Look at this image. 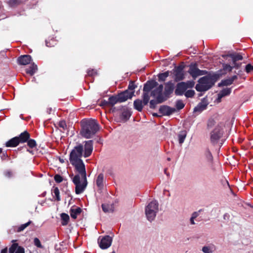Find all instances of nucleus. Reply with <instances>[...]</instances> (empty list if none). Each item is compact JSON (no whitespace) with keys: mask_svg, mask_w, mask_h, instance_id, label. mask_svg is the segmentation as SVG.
I'll use <instances>...</instances> for the list:
<instances>
[{"mask_svg":"<svg viewBox=\"0 0 253 253\" xmlns=\"http://www.w3.org/2000/svg\"><path fill=\"white\" fill-rule=\"evenodd\" d=\"M75 169L78 174L74 176L73 182L76 186V193L80 194L83 192L87 184L85 168L82 167Z\"/></svg>","mask_w":253,"mask_h":253,"instance_id":"1","label":"nucleus"},{"mask_svg":"<svg viewBox=\"0 0 253 253\" xmlns=\"http://www.w3.org/2000/svg\"><path fill=\"white\" fill-rule=\"evenodd\" d=\"M99 125L95 120H85L82 122V129L80 134L82 137L88 139L99 130Z\"/></svg>","mask_w":253,"mask_h":253,"instance_id":"2","label":"nucleus"},{"mask_svg":"<svg viewBox=\"0 0 253 253\" xmlns=\"http://www.w3.org/2000/svg\"><path fill=\"white\" fill-rule=\"evenodd\" d=\"M83 146L79 145L75 147L70 155V161L75 168L85 167L83 161L81 160L83 155Z\"/></svg>","mask_w":253,"mask_h":253,"instance_id":"3","label":"nucleus"},{"mask_svg":"<svg viewBox=\"0 0 253 253\" xmlns=\"http://www.w3.org/2000/svg\"><path fill=\"white\" fill-rule=\"evenodd\" d=\"M214 84L213 79L210 77H203L198 81V84L196 85L198 91H205L209 89Z\"/></svg>","mask_w":253,"mask_h":253,"instance_id":"4","label":"nucleus"},{"mask_svg":"<svg viewBox=\"0 0 253 253\" xmlns=\"http://www.w3.org/2000/svg\"><path fill=\"white\" fill-rule=\"evenodd\" d=\"M159 204L157 201L153 200L148 204L145 208V214L147 219L153 221L159 210Z\"/></svg>","mask_w":253,"mask_h":253,"instance_id":"5","label":"nucleus"},{"mask_svg":"<svg viewBox=\"0 0 253 253\" xmlns=\"http://www.w3.org/2000/svg\"><path fill=\"white\" fill-rule=\"evenodd\" d=\"M157 85V83L153 81H148L145 84L143 94V103L145 105H147L149 101V92Z\"/></svg>","mask_w":253,"mask_h":253,"instance_id":"6","label":"nucleus"},{"mask_svg":"<svg viewBox=\"0 0 253 253\" xmlns=\"http://www.w3.org/2000/svg\"><path fill=\"white\" fill-rule=\"evenodd\" d=\"M163 88V85L161 84L156 88L153 89L151 92V95L153 97L158 99V102H163L167 100V97H165L164 94L162 93Z\"/></svg>","mask_w":253,"mask_h":253,"instance_id":"7","label":"nucleus"},{"mask_svg":"<svg viewBox=\"0 0 253 253\" xmlns=\"http://www.w3.org/2000/svg\"><path fill=\"white\" fill-rule=\"evenodd\" d=\"M223 134L222 128L221 126H217L211 133V141L214 144L218 142V140Z\"/></svg>","mask_w":253,"mask_h":253,"instance_id":"8","label":"nucleus"},{"mask_svg":"<svg viewBox=\"0 0 253 253\" xmlns=\"http://www.w3.org/2000/svg\"><path fill=\"white\" fill-rule=\"evenodd\" d=\"M188 72L194 79H195L198 76L204 75L207 73L205 70L199 69L195 65H191Z\"/></svg>","mask_w":253,"mask_h":253,"instance_id":"9","label":"nucleus"},{"mask_svg":"<svg viewBox=\"0 0 253 253\" xmlns=\"http://www.w3.org/2000/svg\"><path fill=\"white\" fill-rule=\"evenodd\" d=\"M112 242V239L109 236H105L98 241L99 247L102 249H106L110 247Z\"/></svg>","mask_w":253,"mask_h":253,"instance_id":"10","label":"nucleus"},{"mask_svg":"<svg viewBox=\"0 0 253 253\" xmlns=\"http://www.w3.org/2000/svg\"><path fill=\"white\" fill-rule=\"evenodd\" d=\"M222 56L226 60H232V62L233 63L234 66H237V64L236 63L237 61L241 60L243 59L242 55L236 53L227 54L223 55Z\"/></svg>","mask_w":253,"mask_h":253,"instance_id":"11","label":"nucleus"},{"mask_svg":"<svg viewBox=\"0 0 253 253\" xmlns=\"http://www.w3.org/2000/svg\"><path fill=\"white\" fill-rule=\"evenodd\" d=\"M134 95L133 91H129L128 90L119 94L117 95L119 102H123L128 99L131 98Z\"/></svg>","mask_w":253,"mask_h":253,"instance_id":"12","label":"nucleus"},{"mask_svg":"<svg viewBox=\"0 0 253 253\" xmlns=\"http://www.w3.org/2000/svg\"><path fill=\"white\" fill-rule=\"evenodd\" d=\"M93 150V141L88 140L85 141L84 157H88L92 153Z\"/></svg>","mask_w":253,"mask_h":253,"instance_id":"13","label":"nucleus"},{"mask_svg":"<svg viewBox=\"0 0 253 253\" xmlns=\"http://www.w3.org/2000/svg\"><path fill=\"white\" fill-rule=\"evenodd\" d=\"M174 87V84L172 82H169L165 84L164 95L165 97H167V99L169 97V95L172 93Z\"/></svg>","mask_w":253,"mask_h":253,"instance_id":"14","label":"nucleus"},{"mask_svg":"<svg viewBox=\"0 0 253 253\" xmlns=\"http://www.w3.org/2000/svg\"><path fill=\"white\" fill-rule=\"evenodd\" d=\"M174 74L176 81H181L184 79V75L181 66L176 67L174 70Z\"/></svg>","mask_w":253,"mask_h":253,"instance_id":"15","label":"nucleus"},{"mask_svg":"<svg viewBox=\"0 0 253 253\" xmlns=\"http://www.w3.org/2000/svg\"><path fill=\"white\" fill-rule=\"evenodd\" d=\"M185 82H181L176 85L175 93L177 95H181L187 89Z\"/></svg>","mask_w":253,"mask_h":253,"instance_id":"16","label":"nucleus"},{"mask_svg":"<svg viewBox=\"0 0 253 253\" xmlns=\"http://www.w3.org/2000/svg\"><path fill=\"white\" fill-rule=\"evenodd\" d=\"M208 105V102L207 100L205 99H204L198 104L196 107H195L194 112L200 113L206 109Z\"/></svg>","mask_w":253,"mask_h":253,"instance_id":"17","label":"nucleus"},{"mask_svg":"<svg viewBox=\"0 0 253 253\" xmlns=\"http://www.w3.org/2000/svg\"><path fill=\"white\" fill-rule=\"evenodd\" d=\"M31 60V56L29 55H21L18 59V63L23 65H26L29 64Z\"/></svg>","mask_w":253,"mask_h":253,"instance_id":"18","label":"nucleus"},{"mask_svg":"<svg viewBox=\"0 0 253 253\" xmlns=\"http://www.w3.org/2000/svg\"><path fill=\"white\" fill-rule=\"evenodd\" d=\"M96 185L100 190L103 189L104 184V178L103 173H100L97 177L95 181Z\"/></svg>","mask_w":253,"mask_h":253,"instance_id":"19","label":"nucleus"},{"mask_svg":"<svg viewBox=\"0 0 253 253\" xmlns=\"http://www.w3.org/2000/svg\"><path fill=\"white\" fill-rule=\"evenodd\" d=\"M231 92V88H225L221 90L218 94V97L217 101L219 102L221 101V99L222 97L227 96L230 94Z\"/></svg>","mask_w":253,"mask_h":253,"instance_id":"20","label":"nucleus"},{"mask_svg":"<svg viewBox=\"0 0 253 253\" xmlns=\"http://www.w3.org/2000/svg\"><path fill=\"white\" fill-rule=\"evenodd\" d=\"M81 211L82 209L80 208L73 207L70 211V215L72 218L76 219L77 218L78 215L81 213Z\"/></svg>","mask_w":253,"mask_h":253,"instance_id":"21","label":"nucleus"},{"mask_svg":"<svg viewBox=\"0 0 253 253\" xmlns=\"http://www.w3.org/2000/svg\"><path fill=\"white\" fill-rule=\"evenodd\" d=\"M160 112L164 115H169L172 114L174 110L167 106H162L159 109Z\"/></svg>","mask_w":253,"mask_h":253,"instance_id":"22","label":"nucleus"},{"mask_svg":"<svg viewBox=\"0 0 253 253\" xmlns=\"http://www.w3.org/2000/svg\"><path fill=\"white\" fill-rule=\"evenodd\" d=\"M102 208L105 212H112L115 209L113 204H103L102 205Z\"/></svg>","mask_w":253,"mask_h":253,"instance_id":"23","label":"nucleus"},{"mask_svg":"<svg viewBox=\"0 0 253 253\" xmlns=\"http://www.w3.org/2000/svg\"><path fill=\"white\" fill-rule=\"evenodd\" d=\"M216 250V247L213 244L204 246L202 251L204 253H212Z\"/></svg>","mask_w":253,"mask_h":253,"instance_id":"24","label":"nucleus"},{"mask_svg":"<svg viewBox=\"0 0 253 253\" xmlns=\"http://www.w3.org/2000/svg\"><path fill=\"white\" fill-rule=\"evenodd\" d=\"M237 79L236 76L222 80L220 83L219 84V86H227L231 84L234 81Z\"/></svg>","mask_w":253,"mask_h":253,"instance_id":"25","label":"nucleus"},{"mask_svg":"<svg viewBox=\"0 0 253 253\" xmlns=\"http://www.w3.org/2000/svg\"><path fill=\"white\" fill-rule=\"evenodd\" d=\"M19 144L18 137H15L8 141L5 145L6 147H16Z\"/></svg>","mask_w":253,"mask_h":253,"instance_id":"26","label":"nucleus"},{"mask_svg":"<svg viewBox=\"0 0 253 253\" xmlns=\"http://www.w3.org/2000/svg\"><path fill=\"white\" fill-rule=\"evenodd\" d=\"M29 138L30 135L27 131L21 133L19 136L18 137L19 143L26 142Z\"/></svg>","mask_w":253,"mask_h":253,"instance_id":"27","label":"nucleus"},{"mask_svg":"<svg viewBox=\"0 0 253 253\" xmlns=\"http://www.w3.org/2000/svg\"><path fill=\"white\" fill-rule=\"evenodd\" d=\"M134 108L138 111H141L143 105H145L143 103V100L142 101L140 99H137L134 101L133 103Z\"/></svg>","mask_w":253,"mask_h":253,"instance_id":"28","label":"nucleus"},{"mask_svg":"<svg viewBox=\"0 0 253 253\" xmlns=\"http://www.w3.org/2000/svg\"><path fill=\"white\" fill-rule=\"evenodd\" d=\"M38 67L35 63L32 64L29 68L26 69L27 73L33 76L37 71Z\"/></svg>","mask_w":253,"mask_h":253,"instance_id":"29","label":"nucleus"},{"mask_svg":"<svg viewBox=\"0 0 253 253\" xmlns=\"http://www.w3.org/2000/svg\"><path fill=\"white\" fill-rule=\"evenodd\" d=\"M61 218L62 220V225L63 226L66 225L69 220V215L66 213H62L61 214Z\"/></svg>","mask_w":253,"mask_h":253,"instance_id":"30","label":"nucleus"},{"mask_svg":"<svg viewBox=\"0 0 253 253\" xmlns=\"http://www.w3.org/2000/svg\"><path fill=\"white\" fill-rule=\"evenodd\" d=\"M117 96H112L108 99L109 106H113L118 102H119Z\"/></svg>","mask_w":253,"mask_h":253,"instance_id":"31","label":"nucleus"},{"mask_svg":"<svg viewBox=\"0 0 253 253\" xmlns=\"http://www.w3.org/2000/svg\"><path fill=\"white\" fill-rule=\"evenodd\" d=\"M52 194L54 198L57 201H60L59 190L57 187H55L52 190Z\"/></svg>","mask_w":253,"mask_h":253,"instance_id":"32","label":"nucleus"},{"mask_svg":"<svg viewBox=\"0 0 253 253\" xmlns=\"http://www.w3.org/2000/svg\"><path fill=\"white\" fill-rule=\"evenodd\" d=\"M186 137V133L185 131H181L178 135V141L179 144H182Z\"/></svg>","mask_w":253,"mask_h":253,"instance_id":"33","label":"nucleus"},{"mask_svg":"<svg viewBox=\"0 0 253 253\" xmlns=\"http://www.w3.org/2000/svg\"><path fill=\"white\" fill-rule=\"evenodd\" d=\"M205 156L208 162H211L212 161L213 157L211 152L209 149L206 150L205 152Z\"/></svg>","mask_w":253,"mask_h":253,"instance_id":"34","label":"nucleus"},{"mask_svg":"<svg viewBox=\"0 0 253 253\" xmlns=\"http://www.w3.org/2000/svg\"><path fill=\"white\" fill-rule=\"evenodd\" d=\"M169 76V72L167 71L165 73L160 74L158 76L159 80L161 81H165L166 78Z\"/></svg>","mask_w":253,"mask_h":253,"instance_id":"35","label":"nucleus"},{"mask_svg":"<svg viewBox=\"0 0 253 253\" xmlns=\"http://www.w3.org/2000/svg\"><path fill=\"white\" fill-rule=\"evenodd\" d=\"M236 67L237 66H234L233 63H232V64L231 65L228 64H224L223 65V69L225 71H231L233 68Z\"/></svg>","mask_w":253,"mask_h":253,"instance_id":"36","label":"nucleus"},{"mask_svg":"<svg viewBox=\"0 0 253 253\" xmlns=\"http://www.w3.org/2000/svg\"><path fill=\"white\" fill-rule=\"evenodd\" d=\"M162 102H158V99L156 98V99L151 100L150 101V107L151 108H155L157 105V104L161 103Z\"/></svg>","mask_w":253,"mask_h":253,"instance_id":"37","label":"nucleus"},{"mask_svg":"<svg viewBox=\"0 0 253 253\" xmlns=\"http://www.w3.org/2000/svg\"><path fill=\"white\" fill-rule=\"evenodd\" d=\"M18 244L13 243L11 247L9 249V253H15L16 251L17 248H18Z\"/></svg>","mask_w":253,"mask_h":253,"instance_id":"38","label":"nucleus"},{"mask_svg":"<svg viewBox=\"0 0 253 253\" xmlns=\"http://www.w3.org/2000/svg\"><path fill=\"white\" fill-rule=\"evenodd\" d=\"M31 221H29L25 224H22L19 227L18 229V231L21 232L24 230L27 227H28L31 223Z\"/></svg>","mask_w":253,"mask_h":253,"instance_id":"39","label":"nucleus"},{"mask_svg":"<svg viewBox=\"0 0 253 253\" xmlns=\"http://www.w3.org/2000/svg\"><path fill=\"white\" fill-rule=\"evenodd\" d=\"M34 245L39 248H42L43 246L42 245L40 240L38 238H35L34 239Z\"/></svg>","mask_w":253,"mask_h":253,"instance_id":"40","label":"nucleus"},{"mask_svg":"<svg viewBox=\"0 0 253 253\" xmlns=\"http://www.w3.org/2000/svg\"><path fill=\"white\" fill-rule=\"evenodd\" d=\"M176 108L178 110L182 109L184 107V104L181 100H178L176 103Z\"/></svg>","mask_w":253,"mask_h":253,"instance_id":"41","label":"nucleus"},{"mask_svg":"<svg viewBox=\"0 0 253 253\" xmlns=\"http://www.w3.org/2000/svg\"><path fill=\"white\" fill-rule=\"evenodd\" d=\"M195 92L193 90H188L185 93V95L187 97H192L194 95Z\"/></svg>","mask_w":253,"mask_h":253,"instance_id":"42","label":"nucleus"},{"mask_svg":"<svg viewBox=\"0 0 253 253\" xmlns=\"http://www.w3.org/2000/svg\"><path fill=\"white\" fill-rule=\"evenodd\" d=\"M28 145L30 148H32L36 146V142L34 139H30L28 141Z\"/></svg>","mask_w":253,"mask_h":253,"instance_id":"43","label":"nucleus"},{"mask_svg":"<svg viewBox=\"0 0 253 253\" xmlns=\"http://www.w3.org/2000/svg\"><path fill=\"white\" fill-rule=\"evenodd\" d=\"M54 180L57 183H60L63 180V178L59 174H56L54 176Z\"/></svg>","mask_w":253,"mask_h":253,"instance_id":"44","label":"nucleus"},{"mask_svg":"<svg viewBox=\"0 0 253 253\" xmlns=\"http://www.w3.org/2000/svg\"><path fill=\"white\" fill-rule=\"evenodd\" d=\"M185 84L187 88L193 87L195 84V83L193 81H188L186 82Z\"/></svg>","mask_w":253,"mask_h":253,"instance_id":"45","label":"nucleus"},{"mask_svg":"<svg viewBox=\"0 0 253 253\" xmlns=\"http://www.w3.org/2000/svg\"><path fill=\"white\" fill-rule=\"evenodd\" d=\"M135 85L133 83H131L129 84L128 85V90L130 92L131 91L134 92V89H135Z\"/></svg>","mask_w":253,"mask_h":253,"instance_id":"46","label":"nucleus"},{"mask_svg":"<svg viewBox=\"0 0 253 253\" xmlns=\"http://www.w3.org/2000/svg\"><path fill=\"white\" fill-rule=\"evenodd\" d=\"M246 70L248 73L253 71V66L251 64H248L246 67Z\"/></svg>","mask_w":253,"mask_h":253,"instance_id":"47","label":"nucleus"},{"mask_svg":"<svg viewBox=\"0 0 253 253\" xmlns=\"http://www.w3.org/2000/svg\"><path fill=\"white\" fill-rule=\"evenodd\" d=\"M15 253H25V250L23 247L18 246Z\"/></svg>","mask_w":253,"mask_h":253,"instance_id":"48","label":"nucleus"},{"mask_svg":"<svg viewBox=\"0 0 253 253\" xmlns=\"http://www.w3.org/2000/svg\"><path fill=\"white\" fill-rule=\"evenodd\" d=\"M122 116L124 118L127 119L130 117V114L128 111H125L122 113Z\"/></svg>","mask_w":253,"mask_h":253,"instance_id":"49","label":"nucleus"},{"mask_svg":"<svg viewBox=\"0 0 253 253\" xmlns=\"http://www.w3.org/2000/svg\"><path fill=\"white\" fill-rule=\"evenodd\" d=\"M101 106H109L108 100H103L101 102Z\"/></svg>","mask_w":253,"mask_h":253,"instance_id":"50","label":"nucleus"},{"mask_svg":"<svg viewBox=\"0 0 253 253\" xmlns=\"http://www.w3.org/2000/svg\"><path fill=\"white\" fill-rule=\"evenodd\" d=\"M199 215V214L198 212H194L191 215V217L196 219Z\"/></svg>","mask_w":253,"mask_h":253,"instance_id":"51","label":"nucleus"},{"mask_svg":"<svg viewBox=\"0 0 253 253\" xmlns=\"http://www.w3.org/2000/svg\"><path fill=\"white\" fill-rule=\"evenodd\" d=\"M59 125L60 127H62L63 128H64L66 126V123L64 121L60 122Z\"/></svg>","mask_w":253,"mask_h":253,"instance_id":"52","label":"nucleus"},{"mask_svg":"<svg viewBox=\"0 0 253 253\" xmlns=\"http://www.w3.org/2000/svg\"><path fill=\"white\" fill-rule=\"evenodd\" d=\"M213 124H214L213 120H210L208 125L209 126H212L213 125Z\"/></svg>","mask_w":253,"mask_h":253,"instance_id":"53","label":"nucleus"},{"mask_svg":"<svg viewBox=\"0 0 253 253\" xmlns=\"http://www.w3.org/2000/svg\"><path fill=\"white\" fill-rule=\"evenodd\" d=\"M95 73V72L93 70H92L91 71H88L87 72V74L89 76H93Z\"/></svg>","mask_w":253,"mask_h":253,"instance_id":"54","label":"nucleus"},{"mask_svg":"<svg viewBox=\"0 0 253 253\" xmlns=\"http://www.w3.org/2000/svg\"><path fill=\"white\" fill-rule=\"evenodd\" d=\"M194 220H195V219H194V218H192V217H190V224H191V225H194V224H195V221H194Z\"/></svg>","mask_w":253,"mask_h":253,"instance_id":"55","label":"nucleus"},{"mask_svg":"<svg viewBox=\"0 0 253 253\" xmlns=\"http://www.w3.org/2000/svg\"><path fill=\"white\" fill-rule=\"evenodd\" d=\"M11 175V173L10 171H7L5 172V175L8 177H10Z\"/></svg>","mask_w":253,"mask_h":253,"instance_id":"56","label":"nucleus"},{"mask_svg":"<svg viewBox=\"0 0 253 253\" xmlns=\"http://www.w3.org/2000/svg\"><path fill=\"white\" fill-rule=\"evenodd\" d=\"M7 250L6 248L3 249L0 253H7Z\"/></svg>","mask_w":253,"mask_h":253,"instance_id":"57","label":"nucleus"},{"mask_svg":"<svg viewBox=\"0 0 253 253\" xmlns=\"http://www.w3.org/2000/svg\"><path fill=\"white\" fill-rule=\"evenodd\" d=\"M46 45L47 46H51V45H50V44L47 42H46Z\"/></svg>","mask_w":253,"mask_h":253,"instance_id":"58","label":"nucleus"},{"mask_svg":"<svg viewBox=\"0 0 253 253\" xmlns=\"http://www.w3.org/2000/svg\"><path fill=\"white\" fill-rule=\"evenodd\" d=\"M60 161L61 162V163H64V161L63 160V159H60Z\"/></svg>","mask_w":253,"mask_h":253,"instance_id":"59","label":"nucleus"},{"mask_svg":"<svg viewBox=\"0 0 253 253\" xmlns=\"http://www.w3.org/2000/svg\"><path fill=\"white\" fill-rule=\"evenodd\" d=\"M2 152V149L0 148V153Z\"/></svg>","mask_w":253,"mask_h":253,"instance_id":"60","label":"nucleus"},{"mask_svg":"<svg viewBox=\"0 0 253 253\" xmlns=\"http://www.w3.org/2000/svg\"><path fill=\"white\" fill-rule=\"evenodd\" d=\"M226 182H227V183L228 185L229 186L228 182V181H226Z\"/></svg>","mask_w":253,"mask_h":253,"instance_id":"61","label":"nucleus"}]
</instances>
